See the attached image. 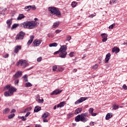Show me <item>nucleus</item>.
I'll list each match as a JSON object with an SVG mask.
<instances>
[{
  "mask_svg": "<svg viewBox=\"0 0 127 127\" xmlns=\"http://www.w3.org/2000/svg\"><path fill=\"white\" fill-rule=\"evenodd\" d=\"M35 21H26L22 24V26L24 28H28V29H33V28H36L37 27V22L36 20H38L37 18H34Z\"/></svg>",
  "mask_w": 127,
  "mask_h": 127,
  "instance_id": "f257e3e1",
  "label": "nucleus"
},
{
  "mask_svg": "<svg viewBox=\"0 0 127 127\" xmlns=\"http://www.w3.org/2000/svg\"><path fill=\"white\" fill-rule=\"evenodd\" d=\"M67 46L63 45L61 46L60 50L54 53V55H56L57 54H59L60 57L61 58H65L66 57V55H67Z\"/></svg>",
  "mask_w": 127,
  "mask_h": 127,
  "instance_id": "f03ea898",
  "label": "nucleus"
},
{
  "mask_svg": "<svg viewBox=\"0 0 127 127\" xmlns=\"http://www.w3.org/2000/svg\"><path fill=\"white\" fill-rule=\"evenodd\" d=\"M88 117H89V113L87 112L82 113L81 115H78L75 118V122H82V123H86L88 121Z\"/></svg>",
  "mask_w": 127,
  "mask_h": 127,
  "instance_id": "7ed1b4c3",
  "label": "nucleus"
},
{
  "mask_svg": "<svg viewBox=\"0 0 127 127\" xmlns=\"http://www.w3.org/2000/svg\"><path fill=\"white\" fill-rule=\"evenodd\" d=\"M48 10L50 12L52 16L56 15L57 17H60L62 15L61 12H60L59 9L56 7H49L48 8Z\"/></svg>",
  "mask_w": 127,
  "mask_h": 127,
  "instance_id": "20e7f679",
  "label": "nucleus"
},
{
  "mask_svg": "<svg viewBox=\"0 0 127 127\" xmlns=\"http://www.w3.org/2000/svg\"><path fill=\"white\" fill-rule=\"evenodd\" d=\"M4 90H8L9 91H6L4 95L5 96V97H8L9 96H11L12 94H13L14 92H15L16 91V89L11 86L10 85L8 84L6 85L4 87Z\"/></svg>",
  "mask_w": 127,
  "mask_h": 127,
  "instance_id": "39448f33",
  "label": "nucleus"
},
{
  "mask_svg": "<svg viewBox=\"0 0 127 127\" xmlns=\"http://www.w3.org/2000/svg\"><path fill=\"white\" fill-rule=\"evenodd\" d=\"M25 36V33L22 31L20 32L15 37L16 40H22L24 36Z\"/></svg>",
  "mask_w": 127,
  "mask_h": 127,
  "instance_id": "423d86ee",
  "label": "nucleus"
},
{
  "mask_svg": "<svg viewBox=\"0 0 127 127\" xmlns=\"http://www.w3.org/2000/svg\"><path fill=\"white\" fill-rule=\"evenodd\" d=\"M50 116L49 113L46 112L42 116V119H43V123H48V120L46 119Z\"/></svg>",
  "mask_w": 127,
  "mask_h": 127,
  "instance_id": "0eeeda50",
  "label": "nucleus"
},
{
  "mask_svg": "<svg viewBox=\"0 0 127 127\" xmlns=\"http://www.w3.org/2000/svg\"><path fill=\"white\" fill-rule=\"evenodd\" d=\"M21 76H22V71H18L13 75V78L14 80H15V79H17L19 77H21Z\"/></svg>",
  "mask_w": 127,
  "mask_h": 127,
  "instance_id": "6e6552de",
  "label": "nucleus"
},
{
  "mask_svg": "<svg viewBox=\"0 0 127 127\" xmlns=\"http://www.w3.org/2000/svg\"><path fill=\"white\" fill-rule=\"evenodd\" d=\"M88 99V97H80V99H79L78 100H77L75 103L74 104L75 105H78L79 104H81V103H82V102H84L85 101H86V100Z\"/></svg>",
  "mask_w": 127,
  "mask_h": 127,
  "instance_id": "1a4fd4ad",
  "label": "nucleus"
},
{
  "mask_svg": "<svg viewBox=\"0 0 127 127\" xmlns=\"http://www.w3.org/2000/svg\"><path fill=\"white\" fill-rule=\"evenodd\" d=\"M102 39V42H106L108 40V34L106 33H102L101 34Z\"/></svg>",
  "mask_w": 127,
  "mask_h": 127,
  "instance_id": "9d476101",
  "label": "nucleus"
},
{
  "mask_svg": "<svg viewBox=\"0 0 127 127\" xmlns=\"http://www.w3.org/2000/svg\"><path fill=\"white\" fill-rule=\"evenodd\" d=\"M41 42H42V40H35L33 41V44L35 46H39L40 44H41Z\"/></svg>",
  "mask_w": 127,
  "mask_h": 127,
  "instance_id": "9b49d317",
  "label": "nucleus"
},
{
  "mask_svg": "<svg viewBox=\"0 0 127 127\" xmlns=\"http://www.w3.org/2000/svg\"><path fill=\"white\" fill-rule=\"evenodd\" d=\"M62 92V90L57 89L54 91L53 92L51 93V95L52 96L53 95H59L60 93Z\"/></svg>",
  "mask_w": 127,
  "mask_h": 127,
  "instance_id": "f8f14e48",
  "label": "nucleus"
},
{
  "mask_svg": "<svg viewBox=\"0 0 127 127\" xmlns=\"http://www.w3.org/2000/svg\"><path fill=\"white\" fill-rule=\"evenodd\" d=\"M94 109L91 108L88 110V113L91 115L92 117H96L97 113H94Z\"/></svg>",
  "mask_w": 127,
  "mask_h": 127,
  "instance_id": "ddd939ff",
  "label": "nucleus"
},
{
  "mask_svg": "<svg viewBox=\"0 0 127 127\" xmlns=\"http://www.w3.org/2000/svg\"><path fill=\"white\" fill-rule=\"evenodd\" d=\"M112 52L113 53H116V54H117V53H119L120 52V48H118V47H114L112 50Z\"/></svg>",
  "mask_w": 127,
  "mask_h": 127,
  "instance_id": "4468645a",
  "label": "nucleus"
},
{
  "mask_svg": "<svg viewBox=\"0 0 127 127\" xmlns=\"http://www.w3.org/2000/svg\"><path fill=\"white\" fill-rule=\"evenodd\" d=\"M110 58H111V53H108L106 56L105 63L106 64L108 63V62H109V60H110Z\"/></svg>",
  "mask_w": 127,
  "mask_h": 127,
  "instance_id": "2eb2a0df",
  "label": "nucleus"
},
{
  "mask_svg": "<svg viewBox=\"0 0 127 127\" xmlns=\"http://www.w3.org/2000/svg\"><path fill=\"white\" fill-rule=\"evenodd\" d=\"M27 61L25 60H20L17 62V64H28Z\"/></svg>",
  "mask_w": 127,
  "mask_h": 127,
  "instance_id": "dca6fc26",
  "label": "nucleus"
},
{
  "mask_svg": "<svg viewBox=\"0 0 127 127\" xmlns=\"http://www.w3.org/2000/svg\"><path fill=\"white\" fill-rule=\"evenodd\" d=\"M30 39L29 40V41L27 42L28 45H30L31 43H32V41H33V39H34V36L32 35L30 36Z\"/></svg>",
  "mask_w": 127,
  "mask_h": 127,
  "instance_id": "f3484780",
  "label": "nucleus"
},
{
  "mask_svg": "<svg viewBox=\"0 0 127 127\" xmlns=\"http://www.w3.org/2000/svg\"><path fill=\"white\" fill-rule=\"evenodd\" d=\"M83 111V109L81 108H78L74 111L75 115H78Z\"/></svg>",
  "mask_w": 127,
  "mask_h": 127,
  "instance_id": "a211bd4d",
  "label": "nucleus"
},
{
  "mask_svg": "<svg viewBox=\"0 0 127 127\" xmlns=\"http://www.w3.org/2000/svg\"><path fill=\"white\" fill-rule=\"evenodd\" d=\"M6 23H7V28H10V26L11 24H12V21H11V20L8 19L6 21Z\"/></svg>",
  "mask_w": 127,
  "mask_h": 127,
  "instance_id": "6ab92c4d",
  "label": "nucleus"
},
{
  "mask_svg": "<svg viewBox=\"0 0 127 127\" xmlns=\"http://www.w3.org/2000/svg\"><path fill=\"white\" fill-rule=\"evenodd\" d=\"M20 49H21V47L20 46H16L15 47V49L14 50V53H17L18 51L20 50Z\"/></svg>",
  "mask_w": 127,
  "mask_h": 127,
  "instance_id": "aec40b11",
  "label": "nucleus"
},
{
  "mask_svg": "<svg viewBox=\"0 0 127 127\" xmlns=\"http://www.w3.org/2000/svg\"><path fill=\"white\" fill-rule=\"evenodd\" d=\"M60 25V22L57 21L54 23L53 25V28H57Z\"/></svg>",
  "mask_w": 127,
  "mask_h": 127,
  "instance_id": "412c9836",
  "label": "nucleus"
},
{
  "mask_svg": "<svg viewBox=\"0 0 127 127\" xmlns=\"http://www.w3.org/2000/svg\"><path fill=\"white\" fill-rule=\"evenodd\" d=\"M35 113H38L39 111H41V107L39 106H36L34 110Z\"/></svg>",
  "mask_w": 127,
  "mask_h": 127,
  "instance_id": "4be33fe9",
  "label": "nucleus"
},
{
  "mask_svg": "<svg viewBox=\"0 0 127 127\" xmlns=\"http://www.w3.org/2000/svg\"><path fill=\"white\" fill-rule=\"evenodd\" d=\"M64 106H65V102H62L57 105V108H63Z\"/></svg>",
  "mask_w": 127,
  "mask_h": 127,
  "instance_id": "5701e85b",
  "label": "nucleus"
},
{
  "mask_svg": "<svg viewBox=\"0 0 127 127\" xmlns=\"http://www.w3.org/2000/svg\"><path fill=\"white\" fill-rule=\"evenodd\" d=\"M24 17H25V16H24V15H23V14H20L18 15L17 19V20H20L22 19V18H24Z\"/></svg>",
  "mask_w": 127,
  "mask_h": 127,
  "instance_id": "b1692460",
  "label": "nucleus"
},
{
  "mask_svg": "<svg viewBox=\"0 0 127 127\" xmlns=\"http://www.w3.org/2000/svg\"><path fill=\"white\" fill-rule=\"evenodd\" d=\"M112 117H113L112 113H108L107 114V115L105 117V119H106V120H110V119H111V118H112Z\"/></svg>",
  "mask_w": 127,
  "mask_h": 127,
  "instance_id": "393cba45",
  "label": "nucleus"
},
{
  "mask_svg": "<svg viewBox=\"0 0 127 127\" xmlns=\"http://www.w3.org/2000/svg\"><path fill=\"white\" fill-rule=\"evenodd\" d=\"M9 112H10V110L9 108H5L3 111V114L6 115V114H8Z\"/></svg>",
  "mask_w": 127,
  "mask_h": 127,
  "instance_id": "a878e982",
  "label": "nucleus"
},
{
  "mask_svg": "<svg viewBox=\"0 0 127 127\" xmlns=\"http://www.w3.org/2000/svg\"><path fill=\"white\" fill-rule=\"evenodd\" d=\"M17 66H20V67H21L22 68H25L28 66V64H17Z\"/></svg>",
  "mask_w": 127,
  "mask_h": 127,
  "instance_id": "bb28decb",
  "label": "nucleus"
},
{
  "mask_svg": "<svg viewBox=\"0 0 127 127\" xmlns=\"http://www.w3.org/2000/svg\"><path fill=\"white\" fill-rule=\"evenodd\" d=\"M77 3H78L77 2L73 1L71 2V6H72V7H76Z\"/></svg>",
  "mask_w": 127,
  "mask_h": 127,
  "instance_id": "cd10ccee",
  "label": "nucleus"
},
{
  "mask_svg": "<svg viewBox=\"0 0 127 127\" xmlns=\"http://www.w3.org/2000/svg\"><path fill=\"white\" fill-rule=\"evenodd\" d=\"M58 44L57 43H53L49 45L50 47H56Z\"/></svg>",
  "mask_w": 127,
  "mask_h": 127,
  "instance_id": "c85d7f7f",
  "label": "nucleus"
},
{
  "mask_svg": "<svg viewBox=\"0 0 127 127\" xmlns=\"http://www.w3.org/2000/svg\"><path fill=\"white\" fill-rule=\"evenodd\" d=\"M118 0H111L110 1V4H115L117 3Z\"/></svg>",
  "mask_w": 127,
  "mask_h": 127,
  "instance_id": "c756f323",
  "label": "nucleus"
},
{
  "mask_svg": "<svg viewBox=\"0 0 127 127\" xmlns=\"http://www.w3.org/2000/svg\"><path fill=\"white\" fill-rule=\"evenodd\" d=\"M28 76H27V75L25 74L24 75L22 78H23L24 81H25V82H28V79H27V77Z\"/></svg>",
  "mask_w": 127,
  "mask_h": 127,
  "instance_id": "7c9ffc66",
  "label": "nucleus"
},
{
  "mask_svg": "<svg viewBox=\"0 0 127 127\" xmlns=\"http://www.w3.org/2000/svg\"><path fill=\"white\" fill-rule=\"evenodd\" d=\"M18 119H21V120L23 122H25V121H26V118H25V116H18Z\"/></svg>",
  "mask_w": 127,
  "mask_h": 127,
  "instance_id": "2f4dec72",
  "label": "nucleus"
},
{
  "mask_svg": "<svg viewBox=\"0 0 127 127\" xmlns=\"http://www.w3.org/2000/svg\"><path fill=\"white\" fill-rule=\"evenodd\" d=\"M25 87L27 88L28 87H32V84L30 82H27L25 84Z\"/></svg>",
  "mask_w": 127,
  "mask_h": 127,
  "instance_id": "473e14b6",
  "label": "nucleus"
},
{
  "mask_svg": "<svg viewBox=\"0 0 127 127\" xmlns=\"http://www.w3.org/2000/svg\"><path fill=\"white\" fill-rule=\"evenodd\" d=\"M24 9H27V11H29L31 9V6L30 5L26 6Z\"/></svg>",
  "mask_w": 127,
  "mask_h": 127,
  "instance_id": "72a5a7b5",
  "label": "nucleus"
},
{
  "mask_svg": "<svg viewBox=\"0 0 127 127\" xmlns=\"http://www.w3.org/2000/svg\"><path fill=\"white\" fill-rule=\"evenodd\" d=\"M58 70V67H57V65H55L53 66V71H57Z\"/></svg>",
  "mask_w": 127,
  "mask_h": 127,
  "instance_id": "f704fd0d",
  "label": "nucleus"
},
{
  "mask_svg": "<svg viewBox=\"0 0 127 127\" xmlns=\"http://www.w3.org/2000/svg\"><path fill=\"white\" fill-rule=\"evenodd\" d=\"M73 116H74V114L69 113L67 115V118L68 119H71V118H72V117H73Z\"/></svg>",
  "mask_w": 127,
  "mask_h": 127,
  "instance_id": "c9c22d12",
  "label": "nucleus"
},
{
  "mask_svg": "<svg viewBox=\"0 0 127 127\" xmlns=\"http://www.w3.org/2000/svg\"><path fill=\"white\" fill-rule=\"evenodd\" d=\"M14 116H15V114H11V115L8 116V119H12L14 117Z\"/></svg>",
  "mask_w": 127,
  "mask_h": 127,
  "instance_id": "e433bc0d",
  "label": "nucleus"
},
{
  "mask_svg": "<svg viewBox=\"0 0 127 127\" xmlns=\"http://www.w3.org/2000/svg\"><path fill=\"white\" fill-rule=\"evenodd\" d=\"M72 39V37L70 35H67L66 37V41H70V40Z\"/></svg>",
  "mask_w": 127,
  "mask_h": 127,
  "instance_id": "4c0bfd02",
  "label": "nucleus"
},
{
  "mask_svg": "<svg viewBox=\"0 0 127 127\" xmlns=\"http://www.w3.org/2000/svg\"><path fill=\"white\" fill-rule=\"evenodd\" d=\"M17 26H18V24H14L11 27V29H14L15 28H16V27H17Z\"/></svg>",
  "mask_w": 127,
  "mask_h": 127,
  "instance_id": "58836bf2",
  "label": "nucleus"
},
{
  "mask_svg": "<svg viewBox=\"0 0 127 127\" xmlns=\"http://www.w3.org/2000/svg\"><path fill=\"white\" fill-rule=\"evenodd\" d=\"M115 25H116V24H115V23L112 24L109 27V29H113L114 28V27H115Z\"/></svg>",
  "mask_w": 127,
  "mask_h": 127,
  "instance_id": "ea45409f",
  "label": "nucleus"
},
{
  "mask_svg": "<svg viewBox=\"0 0 127 127\" xmlns=\"http://www.w3.org/2000/svg\"><path fill=\"white\" fill-rule=\"evenodd\" d=\"M113 108V110H118L119 109V105H114Z\"/></svg>",
  "mask_w": 127,
  "mask_h": 127,
  "instance_id": "a19ab883",
  "label": "nucleus"
},
{
  "mask_svg": "<svg viewBox=\"0 0 127 127\" xmlns=\"http://www.w3.org/2000/svg\"><path fill=\"white\" fill-rule=\"evenodd\" d=\"M38 103H40V104H43V102H44V100H43V99H39L38 100Z\"/></svg>",
  "mask_w": 127,
  "mask_h": 127,
  "instance_id": "79ce46f5",
  "label": "nucleus"
},
{
  "mask_svg": "<svg viewBox=\"0 0 127 127\" xmlns=\"http://www.w3.org/2000/svg\"><path fill=\"white\" fill-rule=\"evenodd\" d=\"M48 36V37H51L52 38L54 37V34L53 33H49Z\"/></svg>",
  "mask_w": 127,
  "mask_h": 127,
  "instance_id": "37998d69",
  "label": "nucleus"
},
{
  "mask_svg": "<svg viewBox=\"0 0 127 127\" xmlns=\"http://www.w3.org/2000/svg\"><path fill=\"white\" fill-rule=\"evenodd\" d=\"M99 67V65L98 64H94L92 66V69H97Z\"/></svg>",
  "mask_w": 127,
  "mask_h": 127,
  "instance_id": "c03bdc74",
  "label": "nucleus"
},
{
  "mask_svg": "<svg viewBox=\"0 0 127 127\" xmlns=\"http://www.w3.org/2000/svg\"><path fill=\"white\" fill-rule=\"evenodd\" d=\"M63 70H64V69H63V67H60L58 68L57 71L60 72V71H63Z\"/></svg>",
  "mask_w": 127,
  "mask_h": 127,
  "instance_id": "a18cd8bd",
  "label": "nucleus"
},
{
  "mask_svg": "<svg viewBox=\"0 0 127 127\" xmlns=\"http://www.w3.org/2000/svg\"><path fill=\"white\" fill-rule=\"evenodd\" d=\"M30 6H31V9L32 8V9H36V7L35 5H30Z\"/></svg>",
  "mask_w": 127,
  "mask_h": 127,
  "instance_id": "49530a36",
  "label": "nucleus"
},
{
  "mask_svg": "<svg viewBox=\"0 0 127 127\" xmlns=\"http://www.w3.org/2000/svg\"><path fill=\"white\" fill-rule=\"evenodd\" d=\"M69 56L70 57H73V56H74V52H70L69 54Z\"/></svg>",
  "mask_w": 127,
  "mask_h": 127,
  "instance_id": "de8ad7c7",
  "label": "nucleus"
},
{
  "mask_svg": "<svg viewBox=\"0 0 127 127\" xmlns=\"http://www.w3.org/2000/svg\"><path fill=\"white\" fill-rule=\"evenodd\" d=\"M61 31H62V30L58 29L55 31V33H60V32H61Z\"/></svg>",
  "mask_w": 127,
  "mask_h": 127,
  "instance_id": "09e8293b",
  "label": "nucleus"
},
{
  "mask_svg": "<svg viewBox=\"0 0 127 127\" xmlns=\"http://www.w3.org/2000/svg\"><path fill=\"white\" fill-rule=\"evenodd\" d=\"M123 88L124 90H127V86L126 84L123 85Z\"/></svg>",
  "mask_w": 127,
  "mask_h": 127,
  "instance_id": "8fccbe9b",
  "label": "nucleus"
},
{
  "mask_svg": "<svg viewBox=\"0 0 127 127\" xmlns=\"http://www.w3.org/2000/svg\"><path fill=\"white\" fill-rule=\"evenodd\" d=\"M29 115H30V112H27L25 116V118H27Z\"/></svg>",
  "mask_w": 127,
  "mask_h": 127,
  "instance_id": "3c124183",
  "label": "nucleus"
},
{
  "mask_svg": "<svg viewBox=\"0 0 127 127\" xmlns=\"http://www.w3.org/2000/svg\"><path fill=\"white\" fill-rule=\"evenodd\" d=\"M42 60V57H39V58L37 59V62H40Z\"/></svg>",
  "mask_w": 127,
  "mask_h": 127,
  "instance_id": "603ef678",
  "label": "nucleus"
},
{
  "mask_svg": "<svg viewBox=\"0 0 127 127\" xmlns=\"http://www.w3.org/2000/svg\"><path fill=\"white\" fill-rule=\"evenodd\" d=\"M8 56H9V55H8V54H7L6 55H5V56H3V58H8Z\"/></svg>",
  "mask_w": 127,
  "mask_h": 127,
  "instance_id": "864d4df0",
  "label": "nucleus"
},
{
  "mask_svg": "<svg viewBox=\"0 0 127 127\" xmlns=\"http://www.w3.org/2000/svg\"><path fill=\"white\" fill-rule=\"evenodd\" d=\"M18 82H19L18 80H15L14 81L15 85H17V84H18Z\"/></svg>",
  "mask_w": 127,
  "mask_h": 127,
  "instance_id": "5fc2aeb1",
  "label": "nucleus"
},
{
  "mask_svg": "<svg viewBox=\"0 0 127 127\" xmlns=\"http://www.w3.org/2000/svg\"><path fill=\"white\" fill-rule=\"evenodd\" d=\"M15 112H16L15 109H12L11 111V112H10V113H11H11H15Z\"/></svg>",
  "mask_w": 127,
  "mask_h": 127,
  "instance_id": "6e6d98bb",
  "label": "nucleus"
},
{
  "mask_svg": "<svg viewBox=\"0 0 127 127\" xmlns=\"http://www.w3.org/2000/svg\"><path fill=\"white\" fill-rule=\"evenodd\" d=\"M27 110V112H28L29 111H31V107H29V108H27V109H26Z\"/></svg>",
  "mask_w": 127,
  "mask_h": 127,
  "instance_id": "4d7b16f0",
  "label": "nucleus"
},
{
  "mask_svg": "<svg viewBox=\"0 0 127 127\" xmlns=\"http://www.w3.org/2000/svg\"><path fill=\"white\" fill-rule=\"evenodd\" d=\"M35 127H41V125H36Z\"/></svg>",
  "mask_w": 127,
  "mask_h": 127,
  "instance_id": "13d9d810",
  "label": "nucleus"
},
{
  "mask_svg": "<svg viewBox=\"0 0 127 127\" xmlns=\"http://www.w3.org/2000/svg\"><path fill=\"white\" fill-rule=\"evenodd\" d=\"M89 125L90 126H94V122H90Z\"/></svg>",
  "mask_w": 127,
  "mask_h": 127,
  "instance_id": "bf43d9fd",
  "label": "nucleus"
},
{
  "mask_svg": "<svg viewBox=\"0 0 127 127\" xmlns=\"http://www.w3.org/2000/svg\"><path fill=\"white\" fill-rule=\"evenodd\" d=\"M94 16H95L94 14H91L89 15V17H94Z\"/></svg>",
  "mask_w": 127,
  "mask_h": 127,
  "instance_id": "052dcab7",
  "label": "nucleus"
},
{
  "mask_svg": "<svg viewBox=\"0 0 127 127\" xmlns=\"http://www.w3.org/2000/svg\"><path fill=\"white\" fill-rule=\"evenodd\" d=\"M124 45H127V41H126L125 42L123 43Z\"/></svg>",
  "mask_w": 127,
  "mask_h": 127,
  "instance_id": "680f3d73",
  "label": "nucleus"
},
{
  "mask_svg": "<svg viewBox=\"0 0 127 127\" xmlns=\"http://www.w3.org/2000/svg\"><path fill=\"white\" fill-rule=\"evenodd\" d=\"M77 72V69L74 68V69H73V72L75 73V72Z\"/></svg>",
  "mask_w": 127,
  "mask_h": 127,
  "instance_id": "e2e57ef3",
  "label": "nucleus"
},
{
  "mask_svg": "<svg viewBox=\"0 0 127 127\" xmlns=\"http://www.w3.org/2000/svg\"><path fill=\"white\" fill-rule=\"evenodd\" d=\"M56 109H57V105H55V106L54 107V110H56Z\"/></svg>",
  "mask_w": 127,
  "mask_h": 127,
  "instance_id": "0e129e2a",
  "label": "nucleus"
},
{
  "mask_svg": "<svg viewBox=\"0 0 127 127\" xmlns=\"http://www.w3.org/2000/svg\"><path fill=\"white\" fill-rule=\"evenodd\" d=\"M32 68H33V66L30 67H29V68H27V70H31V69H32Z\"/></svg>",
  "mask_w": 127,
  "mask_h": 127,
  "instance_id": "69168bd1",
  "label": "nucleus"
},
{
  "mask_svg": "<svg viewBox=\"0 0 127 127\" xmlns=\"http://www.w3.org/2000/svg\"><path fill=\"white\" fill-rule=\"evenodd\" d=\"M85 57H86V55H84L83 56V57H82V59H84V58H85Z\"/></svg>",
  "mask_w": 127,
  "mask_h": 127,
  "instance_id": "338daca9",
  "label": "nucleus"
},
{
  "mask_svg": "<svg viewBox=\"0 0 127 127\" xmlns=\"http://www.w3.org/2000/svg\"><path fill=\"white\" fill-rule=\"evenodd\" d=\"M27 111V109H26L24 111V113H26V112Z\"/></svg>",
  "mask_w": 127,
  "mask_h": 127,
  "instance_id": "774afa93",
  "label": "nucleus"
}]
</instances>
